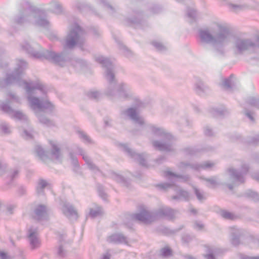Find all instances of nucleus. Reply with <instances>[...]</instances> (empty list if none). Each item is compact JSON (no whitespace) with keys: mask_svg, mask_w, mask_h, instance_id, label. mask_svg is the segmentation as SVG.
Masks as SVG:
<instances>
[{"mask_svg":"<svg viewBox=\"0 0 259 259\" xmlns=\"http://www.w3.org/2000/svg\"><path fill=\"white\" fill-rule=\"evenodd\" d=\"M243 259H259V256L251 257V256H245Z\"/></svg>","mask_w":259,"mask_h":259,"instance_id":"obj_57","label":"nucleus"},{"mask_svg":"<svg viewBox=\"0 0 259 259\" xmlns=\"http://www.w3.org/2000/svg\"><path fill=\"white\" fill-rule=\"evenodd\" d=\"M224 111H219L218 110H215L213 111V115L214 116L222 115L224 114Z\"/></svg>","mask_w":259,"mask_h":259,"instance_id":"obj_50","label":"nucleus"},{"mask_svg":"<svg viewBox=\"0 0 259 259\" xmlns=\"http://www.w3.org/2000/svg\"><path fill=\"white\" fill-rule=\"evenodd\" d=\"M48 185V183L46 181L40 180L38 183V185L36 188V191L38 194H40L42 192L43 189Z\"/></svg>","mask_w":259,"mask_h":259,"instance_id":"obj_28","label":"nucleus"},{"mask_svg":"<svg viewBox=\"0 0 259 259\" xmlns=\"http://www.w3.org/2000/svg\"><path fill=\"white\" fill-rule=\"evenodd\" d=\"M43 12L38 9L29 8L24 11L23 18L22 16L18 17L16 22L18 24H22L25 20H30L32 18L35 19V24L38 26L46 27L49 25V22L45 19H42L40 16Z\"/></svg>","mask_w":259,"mask_h":259,"instance_id":"obj_6","label":"nucleus"},{"mask_svg":"<svg viewBox=\"0 0 259 259\" xmlns=\"http://www.w3.org/2000/svg\"><path fill=\"white\" fill-rule=\"evenodd\" d=\"M231 234L232 236V243L234 245H237L239 243V236L240 234V231L235 227L231 228Z\"/></svg>","mask_w":259,"mask_h":259,"instance_id":"obj_23","label":"nucleus"},{"mask_svg":"<svg viewBox=\"0 0 259 259\" xmlns=\"http://www.w3.org/2000/svg\"><path fill=\"white\" fill-rule=\"evenodd\" d=\"M188 165L187 164H185V163H183V162H182L180 164V167H185V166H188Z\"/></svg>","mask_w":259,"mask_h":259,"instance_id":"obj_59","label":"nucleus"},{"mask_svg":"<svg viewBox=\"0 0 259 259\" xmlns=\"http://www.w3.org/2000/svg\"><path fill=\"white\" fill-rule=\"evenodd\" d=\"M88 96L91 99H96L99 98L100 94L96 91H91L88 93Z\"/></svg>","mask_w":259,"mask_h":259,"instance_id":"obj_39","label":"nucleus"},{"mask_svg":"<svg viewBox=\"0 0 259 259\" xmlns=\"http://www.w3.org/2000/svg\"><path fill=\"white\" fill-rule=\"evenodd\" d=\"M8 96L10 98V102L2 103L0 105L1 109L4 112L8 114L13 118H16L21 121H27V117L25 114H24L22 112L20 111L14 110L9 105V103L13 104L14 103L20 104L21 102L20 98L15 95V94L11 93L9 94L8 95Z\"/></svg>","mask_w":259,"mask_h":259,"instance_id":"obj_5","label":"nucleus"},{"mask_svg":"<svg viewBox=\"0 0 259 259\" xmlns=\"http://www.w3.org/2000/svg\"><path fill=\"white\" fill-rule=\"evenodd\" d=\"M199 36L201 42L223 47L229 41L231 33L227 24L216 20L211 21L207 28L200 29Z\"/></svg>","mask_w":259,"mask_h":259,"instance_id":"obj_2","label":"nucleus"},{"mask_svg":"<svg viewBox=\"0 0 259 259\" xmlns=\"http://www.w3.org/2000/svg\"><path fill=\"white\" fill-rule=\"evenodd\" d=\"M120 147L122 150L127 153L128 155L138 161L140 164L143 166H146L145 159L143 155L133 152L126 145L121 144Z\"/></svg>","mask_w":259,"mask_h":259,"instance_id":"obj_13","label":"nucleus"},{"mask_svg":"<svg viewBox=\"0 0 259 259\" xmlns=\"http://www.w3.org/2000/svg\"><path fill=\"white\" fill-rule=\"evenodd\" d=\"M52 146V151L49 154L47 153L39 146L35 147V152L39 158L42 161H46L48 158L54 160H60L61 154L59 148L57 146L55 141L50 142Z\"/></svg>","mask_w":259,"mask_h":259,"instance_id":"obj_9","label":"nucleus"},{"mask_svg":"<svg viewBox=\"0 0 259 259\" xmlns=\"http://www.w3.org/2000/svg\"><path fill=\"white\" fill-rule=\"evenodd\" d=\"M78 134L79 135V137L81 139H82L84 141V142L88 143L91 142V140L90 137L82 131H78Z\"/></svg>","mask_w":259,"mask_h":259,"instance_id":"obj_35","label":"nucleus"},{"mask_svg":"<svg viewBox=\"0 0 259 259\" xmlns=\"http://www.w3.org/2000/svg\"><path fill=\"white\" fill-rule=\"evenodd\" d=\"M153 146L160 151H169L171 150V145L166 143H161L158 141H154L153 143Z\"/></svg>","mask_w":259,"mask_h":259,"instance_id":"obj_22","label":"nucleus"},{"mask_svg":"<svg viewBox=\"0 0 259 259\" xmlns=\"http://www.w3.org/2000/svg\"><path fill=\"white\" fill-rule=\"evenodd\" d=\"M107 94L108 95H112L111 93H109L108 91L107 92Z\"/></svg>","mask_w":259,"mask_h":259,"instance_id":"obj_63","label":"nucleus"},{"mask_svg":"<svg viewBox=\"0 0 259 259\" xmlns=\"http://www.w3.org/2000/svg\"><path fill=\"white\" fill-rule=\"evenodd\" d=\"M175 213L174 210L164 206L159 207L154 213L149 212L145 206H142L140 212L133 214L132 219L144 224H149L163 217L172 219Z\"/></svg>","mask_w":259,"mask_h":259,"instance_id":"obj_3","label":"nucleus"},{"mask_svg":"<svg viewBox=\"0 0 259 259\" xmlns=\"http://www.w3.org/2000/svg\"><path fill=\"white\" fill-rule=\"evenodd\" d=\"M191 239L190 236L187 235L183 237V240L186 242H188Z\"/></svg>","mask_w":259,"mask_h":259,"instance_id":"obj_54","label":"nucleus"},{"mask_svg":"<svg viewBox=\"0 0 259 259\" xmlns=\"http://www.w3.org/2000/svg\"><path fill=\"white\" fill-rule=\"evenodd\" d=\"M26 46L24 45H22V48L23 50L26 51L28 53L30 54L34 58L42 59L45 58L49 60L60 66H63L64 63V58L62 55L57 54L55 52L50 51H45L42 53H39L34 51L33 49L27 47H29L28 44H26Z\"/></svg>","mask_w":259,"mask_h":259,"instance_id":"obj_4","label":"nucleus"},{"mask_svg":"<svg viewBox=\"0 0 259 259\" xmlns=\"http://www.w3.org/2000/svg\"><path fill=\"white\" fill-rule=\"evenodd\" d=\"M191 211L192 212L194 213H195L196 212V210H195V209H192V210H191Z\"/></svg>","mask_w":259,"mask_h":259,"instance_id":"obj_62","label":"nucleus"},{"mask_svg":"<svg viewBox=\"0 0 259 259\" xmlns=\"http://www.w3.org/2000/svg\"><path fill=\"white\" fill-rule=\"evenodd\" d=\"M0 257L1 259H9V257L7 254L3 251H0Z\"/></svg>","mask_w":259,"mask_h":259,"instance_id":"obj_52","label":"nucleus"},{"mask_svg":"<svg viewBox=\"0 0 259 259\" xmlns=\"http://www.w3.org/2000/svg\"><path fill=\"white\" fill-rule=\"evenodd\" d=\"M107 241L110 243H126V238L122 234H115L108 237L107 238Z\"/></svg>","mask_w":259,"mask_h":259,"instance_id":"obj_18","label":"nucleus"},{"mask_svg":"<svg viewBox=\"0 0 259 259\" xmlns=\"http://www.w3.org/2000/svg\"><path fill=\"white\" fill-rule=\"evenodd\" d=\"M47 208L44 205H39L34 209L33 218L36 220L41 221L48 217Z\"/></svg>","mask_w":259,"mask_h":259,"instance_id":"obj_14","label":"nucleus"},{"mask_svg":"<svg viewBox=\"0 0 259 259\" xmlns=\"http://www.w3.org/2000/svg\"><path fill=\"white\" fill-rule=\"evenodd\" d=\"M1 128L2 130V131L5 134H8L10 132V127L6 123H2L1 125Z\"/></svg>","mask_w":259,"mask_h":259,"instance_id":"obj_41","label":"nucleus"},{"mask_svg":"<svg viewBox=\"0 0 259 259\" xmlns=\"http://www.w3.org/2000/svg\"><path fill=\"white\" fill-rule=\"evenodd\" d=\"M18 174V170L17 169H15L13 171L11 174L10 177L12 179L15 178Z\"/></svg>","mask_w":259,"mask_h":259,"instance_id":"obj_51","label":"nucleus"},{"mask_svg":"<svg viewBox=\"0 0 259 259\" xmlns=\"http://www.w3.org/2000/svg\"><path fill=\"white\" fill-rule=\"evenodd\" d=\"M27 236L31 248L35 249L40 246V242L38 237V229L36 227H30L28 229Z\"/></svg>","mask_w":259,"mask_h":259,"instance_id":"obj_12","label":"nucleus"},{"mask_svg":"<svg viewBox=\"0 0 259 259\" xmlns=\"http://www.w3.org/2000/svg\"><path fill=\"white\" fill-rule=\"evenodd\" d=\"M205 180L208 183L207 186L209 187H214L218 184L217 180L215 178L206 179Z\"/></svg>","mask_w":259,"mask_h":259,"instance_id":"obj_32","label":"nucleus"},{"mask_svg":"<svg viewBox=\"0 0 259 259\" xmlns=\"http://www.w3.org/2000/svg\"><path fill=\"white\" fill-rule=\"evenodd\" d=\"M172 184H168V183H163V184H160L158 185V186L163 189H166L168 188H169Z\"/></svg>","mask_w":259,"mask_h":259,"instance_id":"obj_48","label":"nucleus"},{"mask_svg":"<svg viewBox=\"0 0 259 259\" xmlns=\"http://www.w3.org/2000/svg\"><path fill=\"white\" fill-rule=\"evenodd\" d=\"M205 135L207 136H211L212 135V132L210 129L208 127H206L204 130Z\"/></svg>","mask_w":259,"mask_h":259,"instance_id":"obj_49","label":"nucleus"},{"mask_svg":"<svg viewBox=\"0 0 259 259\" xmlns=\"http://www.w3.org/2000/svg\"><path fill=\"white\" fill-rule=\"evenodd\" d=\"M188 17L191 19L190 22L195 19L196 17V12L194 9H189L187 12Z\"/></svg>","mask_w":259,"mask_h":259,"instance_id":"obj_34","label":"nucleus"},{"mask_svg":"<svg viewBox=\"0 0 259 259\" xmlns=\"http://www.w3.org/2000/svg\"><path fill=\"white\" fill-rule=\"evenodd\" d=\"M117 90L121 96L123 98L127 97L128 89L124 84H120L118 87Z\"/></svg>","mask_w":259,"mask_h":259,"instance_id":"obj_27","label":"nucleus"},{"mask_svg":"<svg viewBox=\"0 0 259 259\" xmlns=\"http://www.w3.org/2000/svg\"><path fill=\"white\" fill-rule=\"evenodd\" d=\"M83 32L80 27L75 25L71 27L69 34L66 39V47L68 48H72L75 45H81L83 44L84 38L83 37Z\"/></svg>","mask_w":259,"mask_h":259,"instance_id":"obj_8","label":"nucleus"},{"mask_svg":"<svg viewBox=\"0 0 259 259\" xmlns=\"http://www.w3.org/2000/svg\"><path fill=\"white\" fill-rule=\"evenodd\" d=\"M132 120L136 123L142 125L144 123V119L139 116L136 110L134 108H130L124 112Z\"/></svg>","mask_w":259,"mask_h":259,"instance_id":"obj_16","label":"nucleus"},{"mask_svg":"<svg viewBox=\"0 0 259 259\" xmlns=\"http://www.w3.org/2000/svg\"><path fill=\"white\" fill-rule=\"evenodd\" d=\"M96 61L103 65V66L106 68L105 77L110 83V87L113 86L114 75L112 72V65L111 62L107 58L103 56L96 57Z\"/></svg>","mask_w":259,"mask_h":259,"instance_id":"obj_11","label":"nucleus"},{"mask_svg":"<svg viewBox=\"0 0 259 259\" xmlns=\"http://www.w3.org/2000/svg\"><path fill=\"white\" fill-rule=\"evenodd\" d=\"M57 235L59 242L57 253L60 257H63L66 255V250L64 248L65 243L64 241L65 240L66 235L64 232H59Z\"/></svg>","mask_w":259,"mask_h":259,"instance_id":"obj_15","label":"nucleus"},{"mask_svg":"<svg viewBox=\"0 0 259 259\" xmlns=\"http://www.w3.org/2000/svg\"><path fill=\"white\" fill-rule=\"evenodd\" d=\"M164 176L169 179H179L180 181L186 182L189 180V177L188 176H180L177 175L171 171L168 170L164 172Z\"/></svg>","mask_w":259,"mask_h":259,"instance_id":"obj_21","label":"nucleus"},{"mask_svg":"<svg viewBox=\"0 0 259 259\" xmlns=\"http://www.w3.org/2000/svg\"><path fill=\"white\" fill-rule=\"evenodd\" d=\"M17 67L15 71L10 74H8L6 78L0 80V88H4L9 85L16 83L19 86L23 87L27 94V100L30 107L35 111H42L45 110L52 111L54 109L53 105L48 101L40 100L34 95L39 94L45 95L47 92V88L40 82H27L22 79L23 71L27 66V63L22 60H18ZM39 121L50 126L53 124V122L44 116H40L36 113Z\"/></svg>","mask_w":259,"mask_h":259,"instance_id":"obj_1","label":"nucleus"},{"mask_svg":"<svg viewBox=\"0 0 259 259\" xmlns=\"http://www.w3.org/2000/svg\"><path fill=\"white\" fill-rule=\"evenodd\" d=\"M54 13H55L56 14H59L62 12V7L59 3H55L54 4Z\"/></svg>","mask_w":259,"mask_h":259,"instance_id":"obj_42","label":"nucleus"},{"mask_svg":"<svg viewBox=\"0 0 259 259\" xmlns=\"http://www.w3.org/2000/svg\"><path fill=\"white\" fill-rule=\"evenodd\" d=\"M221 215L225 219L232 220L234 218V215L228 211L223 210L221 212Z\"/></svg>","mask_w":259,"mask_h":259,"instance_id":"obj_37","label":"nucleus"},{"mask_svg":"<svg viewBox=\"0 0 259 259\" xmlns=\"http://www.w3.org/2000/svg\"><path fill=\"white\" fill-rule=\"evenodd\" d=\"M100 196L103 198V199H105L106 198V195L104 192L99 191Z\"/></svg>","mask_w":259,"mask_h":259,"instance_id":"obj_56","label":"nucleus"},{"mask_svg":"<svg viewBox=\"0 0 259 259\" xmlns=\"http://www.w3.org/2000/svg\"><path fill=\"white\" fill-rule=\"evenodd\" d=\"M22 136L27 140L31 139L32 138V134H31V133H29L26 130H24Z\"/></svg>","mask_w":259,"mask_h":259,"instance_id":"obj_44","label":"nucleus"},{"mask_svg":"<svg viewBox=\"0 0 259 259\" xmlns=\"http://www.w3.org/2000/svg\"><path fill=\"white\" fill-rule=\"evenodd\" d=\"M113 177V178L118 182L121 183L124 182V179L120 175L115 174Z\"/></svg>","mask_w":259,"mask_h":259,"instance_id":"obj_45","label":"nucleus"},{"mask_svg":"<svg viewBox=\"0 0 259 259\" xmlns=\"http://www.w3.org/2000/svg\"><path fill=\"white\" fill-rule=\"evenodd\" d=\"M234 48L237 53H242L243 51L259 48V38L255 42L249 39L237 38L234 41Z\"/></svg>","mask_w":259,"mask_h":259,"instance_id":"obj_10","label":"nucleus"},{"mask_svg":"<svg viewBox=\"0 0 259 259\" xmlns=\"http://www.w3.org/2000/svg\"><path fill=\"white\" fill-rule=\"evenodd\" d=\"M103 213L102 209L100 207L97 208L96 209H91L90 211V215L93 218H95L101 215Z\"/></svg>","mask_w":259,"mask_h":259,"instance_id":"obj_31","label":"nucleus"},{"mask_svg":"<svg viewBox=\"0 0 259 259\" xmlns=\"http://www.w3.org/2000/svg\"><path fill=\"white\" fill-rule=\"evenodd\" d=\"M205 88L206 87L201 81H199V82L196 84V90L199 94L203 92Z\"/></svg>","mask_w":259,"mask_h":259,"instance_id":"obj_36","label":"nucleus"},{"mask_svg":"<svg viewBox=\"0 0 259 259\" xmlns=\"http://www.w3.org/2000/svg\"><path fill=\"white\" fill-rule=\"evenodd\" d=\"M249 167L246 164H243L241 167V171L238 172L233 168H229L227 170V177L229 181L231 183H228L227 184L228 187L232 190L234 186L244 182V175L246 174L248 171Z\"/></svg>","mask_w":259,"mask_h":259,"instance_id":"obj_7","label":"nucleus"},{"mask_svg":"<svg viewBox=\"0 0 259 259\" xmlns=\"http://www.w3.org/2000/svg\"><path fill=\"white\" fill-rule=\"evenodd\" d=\"M80 154L82 155V158L85 161L86 163L88 165V167L90 169L93 170H98V168L94 165V164L92 162L89 157L84 153H83V151L80 152Z\"/></svg>","mask_w":259,"mask_h":259,"instance_id":"obj_24","label":"nucleus"},{"mask_svg":"<svg viewBox=\"0 0 259 259\" xmlns=\"http://www.w3.org/2000/svg\"><path fill=\"white\" fill-rule=\"evenodd\" d=\"M203 225L202 224L199 222H195L194 224V228L197 230H201L203 228Z\"/></svg>","mask_w":259,"mask_h":259,"instance_id":"obj_46","label":"nucleus"},{"mask_svg":"<svg viewBox=\"0 0 259 259\" xmlns=\"http://www.w3.org/2000/svg\"><path fill=\"white\" fill-rule=\"evenodd\" d=\"M62 211L63 213L70 219L76 220L78 217L76 210L69 204H64L62 208Z\"/></svg>","mask_w":259,"mask_h":259,"instance_id":"obj_17","label":"nucleus"},{"mask_svg":"<svg viewBox=\"0 0 259 259\" xmlns=\"http://www.w3.org/2000/svg\"><path fill=\"white\" fill-rule=\"evenodd\" d=\"M195 193L198 200L201 201L205 198L204 195L197 188H195Z\"/></svg>","mask_w":259,"mask_h":259,"instance_id":"obj_40","label":"nucleus"},{"mask_svg":"<svg viewBox=\"0 0 259 259\" xmlns=\"http://www.w3.org/2000/svg\"><path fill=\"white\" fill-rule=\"evenodd\" d=\"M172 254L171 250L168 248L165 247L162 248L160 251V255L164 257H167Z\"/></svg>","mask_w":259,"mask_h":259,"instance_id":"obj_30","label":"nucleus"},{"mask_svg":"<svg viewBox=\"0 0 259 259\" xmlns=\"http://www.w3.org/2000/svg\"><path fill=\"white\" fill-rule=\"evenodd\" d=\"M253 178L255 180L259 181V177L256 176L255 175L252 176Z\"/></svg>","mask_w":259,"mask_h":259,"instance_id":"obj_61","label":"nucleus"},{"mask_svg":"<svg viewBox=\"0 0 259 259\" xmlns=\"http://www.w3.org/2000/svg\"><path fill=\"white\" fill-rule=\"evenodd\" d=\"M152 133L155 136L165 137L170 140L171 138V135L167 134L163 129L152 125L150 126Z\"/></svg>","mask_w":259,"mask_h":259,"instance_id":"obj_19","label":"nucleus"},{"mask_svg":"<svg viewBox=\"0 0 259 259\" xmlns=\"http://www.w3.org/2000/svg\"><path fill=\"white\" fill-rule=\"evenodd\" d=\"M231 7L233 10L235 11H237L238 10H241L245 9L246 8V6L245 5H235V4H232L231 5Z\"/></svg>","mask_w":259,"mask_h":259,"instance_id":"obj_38","label":"nucleus"},{"mask_svg":"<svg viewBox=\"0 0 259 259\" xmlns=\"http://www.w3.org/2000/svg\"><path fill=\"white\" fill-rule=\"evenodd\" d=\"M246 115L252 121H253V118L251 115V114L249 112H246Z\"/></svg>","mask_w":259,"mask_h":259,"instance_id":"obj_55","label":"nucleus"},{"mask_svg":"<svg viewBox=\"0 0 259 259\" xmlns=\"http://www.w3.org/2000/svg\"><path fill=\"white\" fill-rule=\"evenodd\" d=\"M152 45L158 50H159V51H162V50H164L165 49V47L162 45L161 44L158 42H156V41H154L152 42Z\"/></svg>","mask_w":259,"mask_h":259,"instance_id":"obj_43","label":"nucleus"},{"mask_svg":"<svg viewBox=\"0 0 259 259\" xmlns=\"http://www.w3.org/2000/svg\"><path fill=\"white\" fill-rule=\"evenodd\" d=\"M103 259H110V254L108 253L104 254L103 257Z\"/></svg>","mask_w":259,"mask_h":259,"instance_id":"obj_58","label":"nucleus"},{"mask_svg":"<svg viewBox=\"0 0 259 259\" xmlns=\"http://www.w3.org/2000/svg\"><path fill=\"white\" fill-rule=\"evenodd\" d=\"M177 193H178V195L172 196V198L173 199H177L181 198H183L185 200L188 199L189 195L187 191L181 189H178L177 190Z\"/></svg>","mask_w":259,"mask_h":259,"instance_id":"obj_25","label":"nucleus"},{"mask_svg":"<svg viewBox=\"0 0 259 259\" xmlns=\"http://www.w3.org/2000/svg\"><path fill=\"white\" fill-rule=\"evenodd\" d=\"M206 251L207 253L204 255L206 259H217L218 254L220 252V250L216 248L206 247Z\"/></svg>","mask_w":259,"mask_h":259,"instance_id":"obj_20","label":"nucleus"},{"mask_svg":"<svg viewBox=\"0 0 259 259\" xmlns=\"http://www.w3.org/2000/svg\"><path fill=\"white\" fill-rule=\"evenodd\" d=\"M6 169V166L0 163V175H2Z\"/></svg>","mask_w":259,"mask_h":259,"instance_id":"obj_53","label":"nucleus"},{"mask_svg":"<svg viewBox=\"0 0 259 259\" xmlns=\"http://www.w3.org/2000/svg\"><path fill=\"white\" fill-rule=\"evenodd\" d=\"M124 50L125 51V55H126V56H128V51L127 50V49H126L124 47Z\"/></svg>","mask_w":259,"mask_h":259,"instance_id":"obj_60","label":"nucleus"},{"mask_svg":"<svg viewBox=\"0 0 259 259\" xmlns=\"http://www.w3.org/2000/svg\"><path fill=\"white\" fill-rule=\"evenodd\" d=\"M249 103L252 105L257 106L258 105V101H257L255 98H252L249 100Z\"/></svg>","mask_w":259,"mask_h":259,"instance_id":"obj_47","label":"nucleus"},{"mask_svg":"<svg viewBox=\"0 0 259 259\" xmlns=\"http://www.w3.org/2000/svg\"><path fill=\"white\" fill-rule=\"evenodd\" d=\"M246 195L247 197L252 199L254 201L259 200V195L251 190H248L246 193Z\"/></svg>","mask_w":259,"mask_h":259,"instance_id":"obj_29","label":"nucleus"},{"mask_svg":"<svg viewBox=\"0 0 259 259\" xmlns=\"http://www.w3.org/2000/svg\"><path fill=\"white\" fill-rule=\"evenodd\" d=\"M232 77V75H231L230 77L229 78H226L223 80V83L222 84V86L224 88H225L226 89H229L231 88V78Z\"/></svg>","mask_w":259,"mask_h":259,"instance_id":"obj_33","label":"nucleus"},{"mask_svg":"<svg viewBox=\"0 0 259 259\" xmlns=\"http://www.w3.org/2000/svg\"><path fill=\"white\" fill-rule=\"evenodd\" d=\"M214 165V163L210 161H206L203 164L200 165H192V167L194 168L195 169L199 170L201 168L203 169H208L211 168Z\"/></svg>","mask_w":259,"mask_h":259,"instance_id":"obj_26","label":"nucleus"}]
</instances>
